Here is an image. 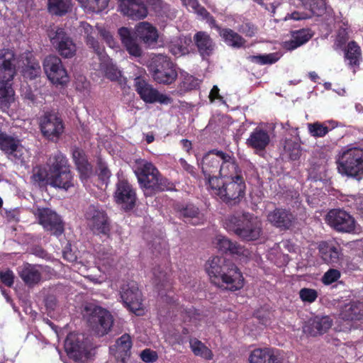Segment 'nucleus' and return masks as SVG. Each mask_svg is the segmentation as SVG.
Here are the masks:
<instances>
[{
  "label": "nucleus",
  "instance_id": "f257e3e1",
  "mask_svg": "<svg viewBox=\"0 0 363 363\" xmlns=\"http://www.w3.org/2000/svg\"><path fill=\"white\" fill-rule=\"evenodd\" d=\"M48 166V169L45 167L38 168L34 172L33 178L35 182L65 191L74 186V176L69 169L66 157L62 154L57 153L51 157Z\"/></svg>",
  "mask_w": 363,
  "mask_h": 363
},
{
  "label": "nucleus",
  "instance_id": "f03ea898",
  "mask_svg": "<svg viewBox=\"0 0 363 363\" xmlns=\"http://www.w3.org/2000/svg\"><path fill=\"white\" fill-rule=\"evenodd\" d=\"M206 271L212 283L236 291L243 286V277L238 268L223 257L216 256L206 264Z\"/></svg>",
  "mask_w": 363,
  "mask_h": 363
},
{
  "label": "nucleus",
  "instance_id": "7ed1b4c3",
  "mask_svg": "<svg viewBox=\"0 0 363 363\" xmlns=\"http://www.w3.org/2000/svg\"><path fill=\"white\" fill-rule=\"evenodd\" d=\"M81 28L86 39V43L95 51L99 61V70L102 74L111 82H116L120 85L125 84L126 79L121 71L114 65L112 60L105 53L104 48L101 47L93 36L89 35L94 33L91 26L86 23H81Z\"/></svg>",
  "mask_w": 363,
  "mask_h": 363
},
{
  "label": "nucleus",
  "instance_id": "20e7f679",
  "mask_svg": "<svg viewBox=\"0 0 363 363\" xmlns=\"http://www.w3.org/2000/svg\"><path fill=\"white\" fill-rule=\"evenodd\" d=\"M209 191L226 203H238L245 195V184L242 177L220 180L217 177L209 178Z\"/></svg>",
  "mask_w": 363,
  "mask_h": 363
},
{
  "label": "nucleus",
  "instance_id": "39448f33",
  "mask_svg": "<svg viewBox=\"0 0 363 363\" xmlns=\"http://www.w3.org/2000/svg\"><path fill=\"white\" fill-rule=\"evenodd\" d=\"M225 228L246 240H257L262 233V222L248 213L230 216L225 220Z\"/></svg>",
  "mask_w": 363,
  "mask_h": 363
},
{
  "label": "nucleus",
  "instance_id": "423d86ee",
  "mask_svg": "<svg viewBox=\"0 0 363 363\" xmlns=\"http://www.w3.org/2000/svg\"><path fill=\"white\" fill-rule=\"evenodd\" d=\"M337 164L338 172L342 175L360 178L363 174V149L352 147L342 150Z\"/></svg>",
  "mask_w": 363,
  "mask_h": 363
},
{
  "label": "nucleus",
  "instance_id": "0eeeda50",
  "mask_svg": "<svg viewBox=\"0 0 363 363\" xmlns=\"http://www.w3.org/2000/svg\"><path fill=\"white\" fill-rule=\"evenodd\" d=\"M85 311L89 326L98 336H104L111 330L113 319L108 311L101 306L88 304Z\"/></svg>",
  "mask_w": 363,
  "mask_h": 363
},
{
  "label": "nucleus",
  "instance_id": "6e6552de",
  "mask_svg": "<svg viewBox=\"0 0 363 363\" xmlns=\"http://www.w3.org/2000/svg\"><path fill=\"white\" fill-rule=\"evenodd\" d=\"M149 69L153 79L159 84H170L177 77L174 65L168 57L163 55L153 56Z\"/></svg>",
  "mask_w": 363,
  "mask_h": 363
},
{
  "label": "nucleus",
  "instance_id": "1a4fd4ad",
  "mask_svg": "<svg viewBox=\"0 0 363 363\" xmlns=\"http://www.w3.org/2000/svg\"><path fill=\"white\" fill-rule=\"evenodd\" d=\"M123 304L133 313L142 315L145 313L143 298L138 284L134 281L123 284L120 291Z\"/></svg>",
  "mask_w": 363,
  "mask_h": 363
},
{
  "label": "nucleus",
  "instance_id": "9d476101",
  "mask_svg": "<svg viewBox=\"0 0 363 363\" xmlns=\"http://www.w3.org/2000/svg\"><path fill=\"white\" fill-rule=\"evenodd\" d=\"M67 355L75 361H84L89 354V342L82 334L69 333L65 342Z\"/></svg>",
  "mask_w": 363,
  "mask_h": 363
},
{
  "label": "nucleus",
  "instance_id": "9b49d317",
  "mask_svg": "<svg viewBox=\"0 0 363 363\" xmlns=\"http://www.w3.org/2000/svg\"><path fill=\"white\" fill-rule=\"evenodd\" d=\"M48 36L52 45L62 57L71 58L75 55L77 46L62 28L50 30Z\"/></svg>",
  "mask_w": 363,
  "mask_h": 363
},
{
  "label": "nucleus",
  "instance_id": "f8f14e48",
  "mask_svg": "<svg viewBox=\"0 0 363 363\" xmlns=\"http://www.w3.org/2000/svg\"><path fill=\"white\" fill-rule=\"evenodd\" d=\"M135 87L141 99L145 103L158 102L167 105L172 102L171 97L160 93L142 77H138L135 79Z\"/></svg>",
  "mask_w": 363,
  "mask_h": 363
},
{
  "label": "nucleus",
  "instance_id": "ddd939ff",
  "mask_svg": "<svg viewBox=\"0 0 363 363\" xmlns=\"http://www.w3.org/2000/svg\"><path fill=\"white\" fill-rule=\"evenodd\" d=\"M43 68L49 80L55 84H65L69 77L61 60L55 55L48 56L43 62Z\"/></svg>",
  "mask_w": 363,
  "mask_h": 363
},
{
  "label": "nucleus",
  "instance_id": "4468645a",
  "mask_svg": "<svg viewBox=\"0 0 363 363\" xmlns=\"http://www.w3.org/2000/svg\"><path fill=\"white\" fill-rule=\"evenodd\" d=\"M88 226L97 234L106 235L109 232V223L104 211L99 206L90 205L84 214Z\"/></svg>",
  "mask_w": 363,
  "mask_h": 363
},
{
  "label": "nucleus",
  "instance_id": "2eb2a0df",
  "mask_svg": "<svg viewBox=\"0 0 363 363\" xmlns=\"http://www.w3.org/2000/svg\"><path fill=\"white\" fill-rule=\"evenodd\" d=\"M327 223L339 232L352 233L356 230V222L354 218L345 211L330 210L326 216Z\"/></svg>",
  "mask_w": 363,
  "mask_h": 363
},
{
  "label": "nucleus",
  "instance_id": "dca6fc26",
  "mask_svg": "<svg viewBox=\"0 0 363 363\" xmlns=\"http://www.w3.org/2000/svg\"><path fill=\"white\" fill-rule=\"evenodd\" d=\"M40 130L50 140L56 141L64 131L62 119L55 113H45L40 118Z\"/></svg>",
  "mask_w": 363,
  "mask_h": 363
},
{
  "label": "nucleus",
  "instance_id": "f3484780",
  "mask_svg": "<svg viewBox=\"0 0 363 363\" xmlns=\"http://www.w3.org/2000/svg\"><path fill=\"white\" fill-rule=\"evenodd\" d=\"M16 58L10 49L0 50V86L11 85L16 74Z\"/></svg>",
  "mask_w": 363,
  "mask_h": 363
},
{
  "label": "nucleus",
  "instance_id": "a211bd4d",
  "mask_svg": "<svg viewBox=\"0 0 363 363\" xmlns=\"http://www.w3.org/2000/svg\"><path fill=\"white\" fill-rule=\"evenodd\" d=\"M35 216L39 220V223L48 231H50L55 235H60L63 232V225L60 217L57 213L48 208H38L35 213Z\"/></svg>",
  "mask_w": 363,
  "mask_h": 363
},
{
  "label": "nucleus",
  "instance_id": "6ab92c4d",
  "mask_svg": "<svg viewBox=\"0 0 363 363\" xmlns=\"http://www.w3.org/2000/svg\"><path fill=\"white\" fill-rule=\"evenodd\" d=\"M114 198L116 202L125 210L132 209L136 201L135 191L126 180H119L116 184Z\"/></svg>",
  "mask_w": 363,
  "mask_h": 363
},
{
  "label": "nucleus",
  "instance_id": "aec40b11",
  "mask_svg": "<svg viewBox=\"0 0 363 363\" xmlns=\"http://www.w3.org/2000/svg\"><path fill=\"white\" fill-rule=\"evenodd\" d=\"M0 148L11 160H23L27 153L18 139L4 133H0Z\"/></svg>",
  "mask_w": 363,
  "mask_h": 363
},
{
  "label": "nucleus",
  "instance_id": "412c9836",
  "mask_svg": "<svg viewBox=\"0 0 363 363\" xmlns=\"http://www.w3.org/2000/svg\"><path fill=\"white\" fill-rule=\"evenodd\" d=\"M118 11L132 20H140L147 16V9L141 0H118Z\"/></svg>",
  "mask_w": 363,
  "mask_h": 363
},
{
  "label": "nucleus",
  "instance_id": "4be33fe9",
  "mask_svg": "<svg viewBox=\"0 0 363 363\" xmlns=\"http://www.w3.org/2000/svg\"><path fill=\"white\" fill-rule=\"evenodd\" d=\"M135 175L140 187L144 189L145 195H148L152 191H164L169 189V182L162 175H155L152 177V179H151V176L147 174Z\"/></svg>",
  "mask_w": 363,
  "mask_h": 363
},
{
  "label": "nucleus",
  "instance_id": "5701e85b",
  "mask_svg": "<svg viewBox=\"0 0 363 363\" xmlns=\"http://www.w3.org/2000/svg\"><path fill=\"white\" fill-rule=\"evenodd\" d=\"M267 220L274 226L281 230L289 229L295 223V216L284 208H276L268 213Z\"/></svg>",
  "mask_w": 363,
  "mask_h": 363
},
{
  "label": "nucleus",
  "instance_id": "b1692460",
  "mask_svg": "<svg viewBox=\"0 0 363 363\" xmlns=\"http://www.w3.org/2000/svg\"><path fill=\"white\" fill-rule=\"evenodd\" d=\"M223 157V152L216 150L208 152L203 156L201 162V169L208 183L209 178L215 177L211 176V174L217 172L218 168L220 169V165Z\"/></svg>",
  "mask_w": 363,
  "mask_h": 363
},
{
  "label": "nucleus",
  "instance_id": "393cba45",
  "mask_svg": "<svg viewBox=\"0 0 363 363\" xmlns=\"http://www.w3.org/2000/svg\"><path fill=\"white\" fill-rule=\"evenodd\" d=\"M271 141L270 133L261 126L255 128L246 140V145L256 151H263Z\"/></svg>",
  "mask_w": 363,
  "mask_h": 363
},
{
  "label": "nucleus",
  "instance_id": "a878e982",
  "mask_svg": "<svg viewBox=\"0 0 363 363\" xmlns=\"http://www.w3.org/2000/svg\"><path fill=\"white\" fill-rule=\"evenodd\" d=\"M135 33L138 37L147 45H152L157 43L159 35L157 29L151 23L143 21L135 26Z\"/></svg>",
  "mask_w": 363,
  "mask_h": 363
},
{
  "label": "nucleus",
  "instance_id": "bb28decb",
  "mask_svg": "<svg viewBox=\"0 0 363 363\" xmlns=\"http://www.w3.org/2000/svg\"><path fill=\"white\" fill-rule=\"evenodd\" d=\"M120 39L128 53L134 57H140L142 55V49L133 37L131 30L126 27L118 29Z\"/></svg>",
  "mask_w": 363,
  "mask_h": 363
},
{
  "label": "nucleus",
  "instance_id": "cd10ccee",
  "mask_svg": "<svg viewBox=\"0 0 363 363\" xmlns=\"http://www.w3.org/2000/svg\"><path fill=\"white\" fill-rule=\"evenodd\" d=\"M44 267L41 265L24 264L19 270V275L23 281L29 285L38 284L42 278Z\"/></svg>",
  "mask_w": 363,
  "mask_h": 363
},
{
  "label": "nucleus",
  "instance_id": "c85d7f7f",
  "mask_svg": "<svg viewBox=\"0 0 363 363\" xmlns=\"http://www.w3.org/2000/svg\"><path fill=\"white\" fill-rule=\"evenodd\" d=\"M250 363H282L278 354L270 348L254 350L250 357Z\"/></svg>",
  "mask_w": 363,
  "mask_h": 363
},
{
  "label": "nucleus",
  "instance_id": "c756f323",
  "mask_svg": "<svg viewBox=\"0 0 363 363\" xmlns=\"http://www.w3.org/2000/svg\"><path fill=\"white\" fill-rule=\"evenodd\" d=\"M218 172L221 177L219 178L220 180L242 177L238 172V167L235 163V159L225 152Z\"/></svg>",
  "mask_w": 363,
  "mask_h": 363
},
{
  "label": "nucleus",
  "instance_id": "7c9ffc66",
  "mask_svg": "<svg viewBox=\"0 0 363 363\" xmlns=\"http://www.w3.org/2000/svg\"><path fill=\"white\" fill-rule=\"evenodd\" d=\"M21 58L24 66L23 70L24 77L33 79L40 75L41 72L40 64L33 57L32 52L29 51L25 52L22 54Z\"/></svg>",
  "mask_w": 363,
  "mask_h": 363
},
{
  "label": "nucleus",
  "instance_id": "2f4dec72",
  "mask_svg": "<svg viewBox=\"0 0 363 363\" xmlns=\"http://www.w3.org/2000/svg\"><path fill=\"white\" fill-rule=\"evenodd\" d=\"M194 38L199 51L202 56H208L214 50L215 43L206 32L199 31L196 33Z\"/></svg>",
  "mask_w": 363,
  "mask_h": 363
},
{
  "label": "nucleus",
  "instance_id": "473e14b6",
  "mask_svg": "<svg viewBox=\"0 0 363 363\" xmlns=\"http://www.w3.org/2000/svg\"><path fill=\"white\" fill-rule=\"evenodd\" d=\"M216 247L220 252H228L236 255H244V250L236 242H233L231 240L223 235H217L213 242Z\"/></svg>",
  "mask_w": 363,
  "mask_h": 363
},
{
  "label": "nucleus",
  "instance_id": "72a5a7b5",
  "mask_svg": "<svg viewBox=\"0 0 363 363\" xmlns=\"http://www.w3.org/2000/svg\"><path fill=\"white\" fill-rule=\"evenodd\" d=\"M177 213L179 218H182L185 223L194 225L199 224L202 220L199 208L193 204H188L186 206L179 208Z\"/></svg>",
  "mask_w": 363,
  "mask_h": 363
},
{
  "label": "nucleus",
  "instance_id": "f704fd0d",
  "mask_svg": "<svg viewBox=\"0 0 363 363\" xmlns=\"http://www.w3.org/2000/svg\"><path fill=\"white\" fill-rule=\"evenodd\" d=\"M313 34L310 30L301 29L292 33L291 39L284 43V48L292 50L307 43Z\"/></svg>",
  "mask_w": 363,
  "mask_h": 363
},
{
  "label": "nucleus",
  "instance_id": "c9c22d12",
  "mask_svg": "<svg viewBox=\"0 0 363 363\" xmlns=\"http://www.w3.org/2000/svg\"><path fill=\"white\" fill-rule=\"evenodd\" d=\"M224 42L230 47L233 48H240L246 43L245 40L238 33L230 28H223L217 30Z\"/></svg>",
  "mask_w": 363,
  "mask_h": 363
},
{
  "label": "nucleus",
  "instance_id": "e433bc0d",
  "mask_svg": "<svg viewBox=\"0 0 363 363\" xmlns=\"http://www.w3.org/2000/svg\"><path fill=\"white\" fill-rule=\"evenodd\" d=\"M319 251L322 259L328 264H338L340 259L339 249L326 242H321L319 245Z\"/></svg>",
  "mask_w": 363,
  "mask_h": 363
},
{
  "label": "nucleus",
  "instance_id": "4c0bfd02",
  "mask_svg": "<svg viewBox=\"0 0 363 363\" xmlns=\"http://www.w3.org/2000/svg\"><path fill=\"white\" fill-rule=\"evenodd\" d=\"M72 157L82 177H89L91 173V167L87 162L84 152L78 148H75L72 150Z\"/></svg>",
  "mask_w": 363,
  "mask_h": 363
},
{
  "label": "nucleus",
  "instance_id": "58836bf2",
  "mask_svg": "<svg viewBox=\"0 0 363 363\" xmlns=\"http://www.w3.org/2000/svg\"><path fill=\"white\" fill-rule=\"evenodd\" d=\"M191 43V39L188 37H181L174 39L171 42L169 48V51L176 57L186 55L189 52V46Z\"/></svg>",
  "mask_w": 363,
  "mask_h": 363
},
{
  "label": "nucleus",
  "instance_id": "ea45409f",
  "mask_svg": "<svg viewBox=\"0 0 363 363\" xmlns=\"http://www.w3.org/2000/svg\"><path fill=\"white\" fill-rule=\"evenodd\" d=\"M190 348L193 353L203 359L211 360L213 357L212 351L201 341L196 338L191 339L189 341Z\"/></svg>",
  "mask_w": 363,
  "mask_h": 363
},
{
  "label": "nucleus",
  "instance_id": "a19ab883",
  "mask_svg": "<svg viewBox=\"0 0 363 363\" xmlns=\"http://www.w3.org/2000/svg\"><path fill=\"white\" fill-rule=\"evenodd\" d=\"M329 125H331V128H334L335 127V122L328 121L323 123L315 122L313 123H308L307 125L309 133L315 138L325 136L330 130Z\"/></svg>",
  "mask_w": 363,
  "mask_h": 363
},
{
  "label": "nucleus",
  "instance_id": "79ce46f5",
  "mask_svg": "<svg viewBox=\"0 0 363 363\" xmlns=\"http://www.w3.org/2000/svg\"><path fill=\"white\" fill-rule=\"evenodd\" d=\"M310 333L315 336L328 331L332 326V322L328 317H315L311 323Z\"/></svg>",
  "mask_w": 363,
  "mask_h": 363
},
{
  "label": "nucleus",
  "instance_id": "37998d69",
  "mask_svg": "<svg viewBox=\"0 0 363 363\" xmlns=\"http://www.w3.org/2000/svg\"><path fill=\"white\" fill-rule=\"evenodd\" d=\"M115 346L117 352L121 354V363H126L125 359L129 357L130 350L132 347L130 336L128 334L123 335L117 340Z\"/></svg>",
  "mask_w": 363,
  "mask_h": 363
},
{
  "label": "nucleus",
  "instance_id": "c03bdc74",
  "mask_svg": "<svg viewBox=\"0 0 363 363\" xmlns=\"http://www.w3.org/2000/svg\"><path fill=\"white\" fill-rule=\"evenodd\" d=\"M135 174H147L152 177L161 175L158 169L150 162L145 160H137L134 167Z\"/></svg>",
  "mask_w": 363,
  "mask_h": 363
},
{
  "label": "nucleus",
  "instance_id": "a18cd8bd",
  "mask_svg": "<svg viewBox=\"0 0 363 363\" xmlns=\"http://www.w3.org/2000/svg\"><path fill=\"white\" fill-rule=\"evenodd\" d=\"M13 101L14 91L11 86H0V110L6 111Z\"/></svg>",
  "mask_w": 363,
  "mask_h": 363
},
{
  "label": "nucleus",
  "instance_id": "49530a36",
  "mask_svg": "<svg viewBox=\"0 0 363 363\" xmlns=\"http://www.w3.org/2000/svg\"><path fill=\"white\" fill-rule=\"evenodd\" d=\"M48 11L50 13L62 16L66 13L71 6L70 0H48Z\"/></svg>",
  "mask_w": 363,
  "mask_h": 363
},
{
  "label": "nucleus",
  "instance_id": "de8ad7c7",
  "mask_svg": "<svg viewBox=\"0 0 363 363\" xmlns=\"http://www.w3.org/2000/svg\"><path fill=\"white\" fill-rule=\"evenodd\" d=\"M360 48L357 44L352 41L350 42L345 50V58L349 60L350 65H357L359 62L360 59Z\"/></svg>",
  "mask_w": 363,
  "mask_h": 363
},
{
  "label": "nucleus",
  "instance_id": "09e8293b",
  "mask_svg": "<svg viewBox=\"0 0 363 363\" xmlns=\"http://www.w3.org/2000/svg\"><path fill=\"white\" fill-rule=\"evenodd\" d=\"M82 6L93 12L104 10L108 4V0H78Z\"/></svg>",
  "mask_w": 363,
  "mask_h": 363
},
{
  "label": "nucleus",
  "instance_id": "8fccbe9b",
  "mask_svg": "<svg viewBox=\"0 0 363 363\" xmlns=\"http://www.w3.org/2000/svg\"><path fill=\"white\" fill-rule=\"evenodd\" d=\"M313 14L321 16L325 11V0H301Z\"/></svg>",
  "mask_w": 363,
  "mask_h": 363
},
{
  "label": "nucleus",
  "instance_id": "3c124183",
  "mask_svg": "<svg viewBox=\"0 0 363 363\" xmlns=\"http://www.w3.org/2000/svg\"><path fill=\"white\" fill-rule=\"evenodd\" d=\"M181 87L184 90H191L199 86L200 81L186 72H181Z\"/></svg>",
  "mask_w": 363,
  "mask_h": 363
},
{
  "label": "nucleus",
  "instance_id": "603ef678",
  "mask_svg": "<svg viewBox=\"0 0 363 363\" xmlns=\"http://www.w3.org/2000/svg\"><path fill=\"white\" fill-rule=\"evenodd\" d=\"M249 58L252 62L257 64L267 65L276 62L279 57L277 53H270L267 55H252Z\"/></svg>",
  "mask_w": 363,
  "mask_h": 363
},
{
  "label": "nucleus",
  "instance_id": "864d4df0",
  "mask_svg": "<svg viewBox=\"0 0 363 363\" xmlns=\"http://www.w3.org/2000/svg\"><path fill=\"white\" fill-rule=\"evenodd\" d=\"M96 262L99 264H101L104 267L110 266L113 262L112 258V253L111 252L106 251L104 248L99 249L96 252Z\"/></svg>",
  "mask_w": 363,
  "mask_h": 363
},
{
  "label": "nucleus",
  "instance_id": "5fc2aeb1",
  "mask_svg": "<svg viewBox=\"0 0 363 363\" xmlns=\"http://www.w3.org/2000/svg\"><path fill=\"white\" fill-rule=\"evenodd\" d=\"M201 19L206 20V23L211 26V28H215L216 30H220V27L216 24L214 18L207 11V10L200 6L195 11Z\"/></svg>",
  "mask_w": 363,
  "mask_h": 363
},
{
  "label": "nucleus",
  "instance_id": "6e6d98bb",
  "mask_svg": "<svg viewBox=\"0 0 363 363\" xmlns=\"http://www.w3.org/2000/svg\"><path fill=\"white\" fill-rule=\"evenodd\" d=\"M299 296L303 302L313 303L316 300L318 293L315 289L303 288L300 290Z\"/></svg>",
  "mask_w": 363,
  "mask_h": 363
},
{
  "label": "nucleus",
  "instance_id": "4d7b16f0",
  "mask_svg": "<svg viewBox=\"0 0 363 363\" xmlns=\"http://www.w3.org/2000/svg\"><path fill=\"white\" fill-rule=\"evenodd\" d=\"M140 357L145 363H153L158 359L157 352L150 349H145L140 352Z\"/></svg>",
  "mask_w": 363,
  "mask_h": 363
},
{
  "label": "nucleus",
  "instance_id": "13d9d810",
  "mask_svg": "<svg viewBox=\"0 0 363 363\" xmlns=\"http://www.w3.org/2000/svg\"><path fill=\"white\" fill-rule=\"evenodd\" d=\"M340 277V273L337 269H331L325 273L322 281L325 284H330L337 281Z\"/></svg>",
  "mask_w": 363,
  "mask_h": 363
},
{
  "label": "nucleus",
  "instance_id": "bf43d9fd",
  "mask_svg": "<svg viewBox=\"0 0 363 363\" xmlns=\"http://www.w3.org/2000/svg\"><path fill=\"white\" fill-rule=\"evenodd\" d=\"M91 27L94 30V33H93L92 34L89 33V35L93 36L95 41H96L95 36L97 35L98 33H100L101 36L106 41V43L108 44V45L110 47H112L114 45L113 38L109 32H108L104 29L96 30L92 26H91ZM96 42L98 43L97 40H96Z\"/></svg>",
  "mask_w": 363,
  "mask_h": 363
},
{
  "label": "nucleus",
  "instance_id": "052dcab7",
  "mask_svg": "<svg viewBox=\"0 0 363 363\" xmlns=\"http://www.w3.org/2000/svg\"><path fill=\"white\" fill-rule=\"evenodd\" d=\"M238 30L247 37H253L257 33V28L250 23H245L242 25L239 28Z\"/></svg>",
  "mask_w": 363,
  "mask_h": 363
},
{
  "label": "nucleus",
  "instance_id": "680f3d73",
  "mask_svg": "<svg viewBox=\"0 0 363 363\" xmlns=\"http://www.w3.org/2000/svg\"><path fill=\"white\" fill-rule=\"evenodd\" d=\"M14 275L12 271L6 270L0 272L1 281L8 286H11L13 283Z\"/></svg>",
  "mask_w": 363,
  "mask_h": 363
},
{
  "label": "nucleus",
  "instance_id": "e2e57ef3",
  "mask_svg": "<svg viewBox=\"0 0 363 363\" xmlns=\"http://www.w3.org/2000/svg\"><path fill=\"white\" fill-rule=\"evenodd\" d=\"M89 86V82L86 81L84 77H79L76 82V88L78 90H83L87 89Z\"/></svg>",
  "mask_w": 363,
  "mask_h": 363
},
{
  "label": "nucleus",
  "instance_id": "0e129e2a",
  "mask_svg": "<svg viewBox=\"0 0 363 363\" xmlns=\"http://www.w3.org/2000/svg\"><path fill=\"white\" fill-rule=\"evenodd\" d=\"M153 275L155 279V283L158 284L160 282L164 280L166 274L160 270V268L155 269L153 271Z\"/></svg>",
  "mask_w": 363,
  "mask_h": 363
},
{
  "label": "nucleus",
  "instance_id": "69168bd1",
  "mask_svg": "<svg viewBox=\"0 0 363 363\" xmlns=\"http://www.w3.org/2000/svg\"><path fill=\"white\" fill-rule=\"evenodd\" d=\"M209 99L211 101H213L216 99L220 101L223 100V97L219 94V89L216 85H214L211 89L209 94Z\"/></svg>",
  "mask_w": 363,
  "mask_h": 363
},
{
  "label": "nucleus",
  "instance_id": "338daca9",
  "mask_svg": "<svg viewBox=\"0 0 363 363\" xmlns=\"http://www.w3.org/2000/svg\"><path fill=\"white\" fill-rule=\"evenodd\" d=\"M184 4L191 9L192 11H195L201 5L197 0H182Z\"/></svg>",
  "mask_w": 363,
  "mask_h": 363
},
{
  "label": "nucleus",
  "instance_id": "774afa93",
  "mask_svg": "<svg viewBox=\"0 0 363 363\" xmlns=\"http://www.w3.org/2000/svg\"><path fill=\"white\" fill-rule=\"evenodd\" d=\"M179 164L185 171H186L191 174H194V167L188 164L184 159L181 158L179 160Z\"/></svg>",
  "mask_w": 363,
  "mask_h": 363
}]
</instances>
